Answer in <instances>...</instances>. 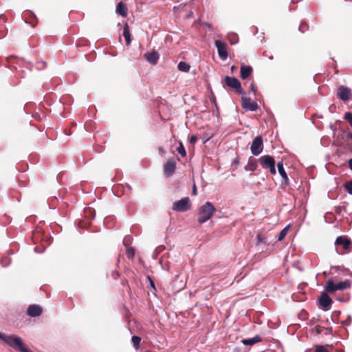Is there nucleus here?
Returning a JSON list of instances; mask_svg holds the SVG:
<instances>
[{
  "instance_id": "aec40b11",
  "label": "nucleus",
  "mask_w": 352,
  "mask_h": 352,
  "mask_svg": "<svg viewBox=\"0 0 352 352\" xmlns=\"http://www.w3.org/2000/svg\"><path fill=\"white\" fill-rule=\"evenodd\" d=\"M253 69L251 66L242 65L240 69V77L242 79H246L252 73Z\"/></svg>"
},
{
  "instance_id": "473e14b6",
  "label": "nucleus",
  "mask_w": 352,
  "mask_h": 352,
  "mask_svg": "<svg viewBox=\"0 0 352 352\" xmlns=\"http://www.w3.org/2000/svg\"><path fill=\"white\" fill-rule=\"evenodd\" d=\"M126 256L129 258H133L135 256V250L133 248H127L126 251Z\"/></svg>"
},
{
  "instance_id": "49530a36",
  "label": "nucleus",
  "mask_w": 352,
  "mask_h": 352,
  "mask_svg": "<svg viewBox=\"0 0 352 352\" xmlns=\"http://www.w3.org/2000/svg\"><path fill=\"white\" fill-rule=\"evenodd\" d=\"M160 153H162L163 155L164 153V150L162 148H160Z\"/></svg>"
},
{
  "instance_id": "4be33fe9",
  "label": "nucleus",
  "mask_w": 352,
  "mask_h": 352,
  "mask_svg": "<svg viewBox=\"0 0 352 352\" xmlns=\"http://www.w3.org/2000/svg\"><path fill=\"white\" fill-rule=\"evenodd\" d=\"M6 16L4 14L0 15V38L4 37L7 34V28L5 26Z\"/></svg>"
},
{
  "instance_id": "4468645a",
  "label": "nucleus",
  "mask_w": 352,
  "mask_h": 352,
  "mask_svg": "<svg viewBox=\"0 0 352 352\" xmlns=\"http://www.w3.org/2000/svg\"><path fill=\"white\" fill-rule=\"evenodd\" d=\"M335 245L336 246H342L344 250H349L351 241L346 236H340L336 239Z\"/></svg>"
},
{
  "instance_id": "603ef678",
  "label": "nucleus",
  "mask_w": 352,
  "mask_h": 352,
  "mask_svg": "<svg viewBox=\"0 0 352 352\" xmlns=\"http://www.w3.org/2000/svg\"><path fill=\"white\" fill-rule=\"evenodd\" d=\"M340 208H338V209H337V210H336V212H339L338 211H340Z\"/></svg>"
},
{
  "instance_id": "7c9ffc66",
  "label": "nucleus",
  "mask_w": 352,
  "mask_h": 352,
  "mask_svg": "<svg viewBox=\"0 0 352 352\" xmlns=\"http://www.w3.org/2000/svg\"><path fill=\"white\" fill-rule=\"evenodd\" d=\"M89 226H90V221L87 220V219L80 220L79 221V227L80 228H82L83 229H87Z\"/></svg>"
},
{
  "instance_id": "a878e982",
  "label": "nucleus",
  "mask_w": 352,
  "mask_h": 352,
  "mask_svg": "<svg viewBox=\"0 0 352 352\" xmlns=\"http://www.w3.org/2000/svg\"><path fill=\"white\" fill-rule=\"evenodd\" d=\"M84 214H85V219H87V220H89V221H91L95 218L96 212L94 208L88 207V208H85Z\"/></svg>"
},
{
  "instance_id": "f03ea898",
  "label": "nucleus",
  "mask_w": 352,
  "mask_h": 352,
  "mask_svg": "<svg viewBox=\"0 0 352 352\" xmlns=\"http://www.w3.org/2000/svg\"><path fill=\"white\" fill-rule=\"evenodd\" d=\"M216 212L215 207L211 202L207 201L199 208L197 221L202 224L209 220Z\"/></svg>"
},
{
  "instance_id": "b1692460",
  "label": "nucleus",
  "mask_w": 352,
  "mask_h": 352,
  "mask_svg": "<svg viewBox=\"0 0 352 352\" xmlns=\"http://www.w3.org/2000/svg\"><path fill=\"white\" fill-rule=\"evenodd\" d=\"M261 341V338L259 336H256L254 338H248V339H243L241 340V343H243L244 345H250L252 346L256 343H258Z\"/></svg>"
},
{
  "instance_id": "20e7f679",
  "label": "nucleus",
  "mask_w": 352,
  "mask_h": 352,
  "mask_svg": "<svg viewBox=\"0 0 352 352\" xmlns=\"http://www.w3.org/2000/svg\"><path fill=\"white\" fill-rule=\"evenodd\" d=\"M351 285V281L350 280H345L344 281L335 283L332 280H327L324 287L325 290L329 293H333L337 290H344L350 288Z\"/></svg>"
},
{
  "instance_id": "58836bf2",
  "label": "nucleus",
  "mask_w": 352,
  "mask_h": 352,
  "mask_svg": "<svg viewBox=\"0 0 352 352\" xmlns=\"http://www.w3.org/2000/svg\"><path fill=\"white\" fill-rule=\"evenodd\" d=\"M250 91L254 93V94H256V87L254 85V82H252L250 85Z\"/></svg>"
},
{
  "instance_id": "2eb2a0df",
  "label": "nucleus",
  "mask_w": 352,
  "mask_h": 352,
  "mask_svg": "<svg viewBox=\"0 0 352 352\" xmlns=\"http://www.w3.org/2000/svg\"><path fill=\"white\" fill-rule=\"evenodd\" d=\"M278 171L282 177L281 185L286 186L289 184V178L285 170L283 161L278 162L277 164Z\"/></svg>"
},
{
  "instance_id": "2f4dec72",
  "label": "nucleus",
  "mask_w": 352,
  "mask_h": 352,
  "mask_svg": "<svg viewBox=\"0 0 352 352\" xmlns=\"http://www.w3.org/2000/svg\"><path fill=\"white\" fill-rule=\"evenodd\" d=\"M177 151L182 157H185L186 155V149L182 142H179V145L177 148Z\"/></svg>"
},
{
  "instance_id": "dca6fc26",
  "label": "nucleus",
  "mask_w": 352,
  "mask_h": 352,
  "mask_svg": "<svg viewBox=\"0 0 352 352\" xmlns=\"http://www.w3.org/2000/svg\"><path fill=\"white\" fill-rule=\"evenodd\" d=\"M145 59L151 64L155 65L157 63L160 58V54L157 52L153 50L151 52H147L144 55Z\"/></svg>"
},
{
  "instance_id": "e433bc0d",
  "label": "nucleus",
  "mask_w": 352,
  "mask_h": 352,
  "mask_svg": "<svg viewBox=\"0 0 352 352\" xmlns=\"http://www.w3.org/2000/svg\"><path fill=\"white\" fill-rule=\"evenodd\" d=\"M298 29L301 32L303 33L308 29V25L307 23H302L299 25Z\"/></svg>"
},
{
  "instance_id": "79ce46f5",
  "label": "nucleus",
  "mask_w": 352,
  "mask_h": 352,
  "mask_svg": "<svg viewBox=\"0 0 352 352\" xmlns=\"http://www.w3.org/2000/svg\"><path fill=\"white\" fill-rule=\"evenodd\" d=\"M192 195H197V188H196V186H195V184H194V186H193V187H192Z\"/></svg>"
},
{
  "instance_id": "bb28decb",
  "label": "nucleus",
  "mask_w": 352,
  "mask_h": 352,
  "mask_svg": "<svg viewBox=\"0 0 352 352\" xmlns=\"http://www.w3.org/2000/svg\"><path fill=\"white\" fill-rule=\"evenodd\" d=\"M177 67L179 71L184 72H188L190 69V65L183 61L179 63Z\"/></svg>"
},
{
  "instance_id": "ea45409f",
  "label": "nucleus",
  "mask_w": 352,
  "mask_h": 352,
  "mask_svg": "<svg viewBox=\"0 0 352 352\" xmlns=\"http://www.w3.org/2000/svg\"><path fill=\"white\" fill-rule=\"evenodd\" d=\"M111 276L113 279L116 280L119 277L120 274L118 273V271H113L112 272Z\"/></svg>"
},
{
  "instance_id": "09e8293b",
  "label": "nucleus",
  "mask_w": 352,
  "mask_h": 352,
  "mask_svg": "<svg viewBox=\"0 0 352 352\" xmlns=\"http://www.w3.org/2000/svg\"><path fill=\"white\" fill-rule=\"evenodd\" d=\"M151 285H152L153 287H154V283L152 280H151Z\"/></svg>"
},
{
  "instance_id": "393cba45",
  "label": "nucleus",
  "mask_w": 352,
  "mask_h": 352,
  "mask_svg": "<svg viewBox=\"0 0 352 352\" xmlns=\"http://www.w3.org/2000/svg\"><path fill=\"white\" fill-rule=\"evenodd\" d=\"M123 36L125 38L126 45L127 46H129L131 44V33H130V29L129 26L127 23H126L123 28Z\"/></svg>"
},
{
  "instance_id": "9b49d317",
  "label": "nucleus",
  "mask_w": 352,
  "mask_h": 352,
  "mask_svg": "<svg viewBox=\"0 0 352 352\" xmlns=\"http://www.w3.org/2000/svg\"><path fill=\"white\" fill-rule=\"evenodd\" d=\"M241 107L246 111H256L258 109V105L256 102L244 96L241 98Z\"/></svg>"
},
{
  "instance_id": "7ed1b4c3",
  "label": "nucleus",
  "mask_w": 352,
  "mask_h": 352,
  "mask_svg": "<svg viewBox=\"0 0 352 352\" xmlns=\"http://www.w3.org/2000/svg\"><path fill=\"white\" fill-rule=\"evenodd\" d=\"M32 239L34 243H42L43 248L50 243V238L47 234H45L42 226H37L32 232Z\"/></svg>"
},
{
  "instance_id": "f8f14e48",
  "label": "nucleus",
  "mask_w": 352,
  "mask_h": 352,
  "mask_svg": "<svg viewBox=\"0 0 352 352\" xmlns=\"http://www.w3.org/2000/svg\"><path fill=\"white\" fill-rule=\"evenodd\" d=\"M214 44L216 47L217 48L219 58L221 60H225L228 58V50L226 43L221 41V40H217L215 41Z\"/></svg>"
},
{
  "instance_id": "f704fd0d",
  "label": "nucleus",
  "mask_w": 352,
  "mask_h": 352,
  "mask_svg": "<svg viewBox=\"0 0 352 352\" xmlns=\"http://www.w3.org/2000/svg\"><path fill=\"white\" fill-rule=\"evenodd\" d=\"M344 119L349 122L350 125H351L352 124V113L346 112L344 115Z\"/></svg>"
},
{
  "instance_id": "cd10ccee",
  "label": "nucleus",
  "mask_w": 352,
  "mask_h": 352,
  "mask_svg": "<svg viewBox=\"0 0 352 352\" xmlns=\"http://www.w3.org/2000/svg\"><path fill=\"white\" fill-rule=\"evenodd\" d=\"M141 340V338L138 336H132L131 342L133 343V346L135 349H139Z\"/></svg>"
},
{
  "instance_id": "412c9836",
  "label": "nucleus",
  "mask_w": 352,
  "mask_h": 352,
  "mask_svg": "<svg viewBox=\"0 0 352 352\" xmlns=\"http://www.w3.org/2000/svg\"><path fill=\"white\" fill-rule=\"evenodd\" d=\"M116 12L119 15L123 17H126L128 13V9L126 4L124 3L122 1L119 2L116 6Z\"/></svg>"
},
{
  "instance_id": "5fc2aeb1",
  "label": "nucleus",
  "mask_w": 352,
  "mask_h": 352,
  "mask_svg": "<svg viewBox=\"0 0 352 352\" xmlns=\"http://www.w3.org/2000/svg\"><path fill=\"white\" fill-rule=\"evenodd\" d=\"M351 126H352V124Z\"/></svg>"
},
{
  "instance_id": "c03bdc74",
  "label": "nucleus",
  "mask_w": 352,
  "mask_h": 352,
  "mask_svg": "<svg viewBox=\"0 0 352 352\" xmlns=\"http://www.w3.org/2000/svg\"><path fill=\"white\" fill-rule=\"evenodd\" d=\"M38 65H39V64H42V65H43L42 67H46V63H45V62L38 63Z\"/></svg>"
},
{
  "instance_id": "de8ad7c7",
  "label": "nucleus",
  "mask_w": 352,
  "mask_h": 352,
  "mask_svg": "<svg viewBox=\"0 0 352 352\" xmlns=\"http://www.w3.org/2000/svg\"><path fill=\"white\" fill-rule=\"evenodd\" d=\"M126 283H127V280H122V284L123 285H125V284H126Z\"/></svg>"
},
{
  "instance_id": "3c124183",
  "label": "nucleus",
  "mask_w": 352,
  "mask_h": 352,
  "mask_svg": "<svg viewBox=\"0 0 352 352\" xmlns=\"http://www.w3.org/2000/svg\"><path fill=\"white\" fill-rule=\"evenodd\" d=\"M340 208H338V209H337V210H336V212H339L338 211H340Z\"/></svg>"
},
{
  "instance_id": "6ab92c4d",
  "label": "nucleus",
  "mask_w": 352,
  "mask_h": 352,
  "mask_svg": "<svg viewBox=\"0 0 352 352\" xmlns=\"http://www.w3.org/2000/svg\"><path fill=\"white\" fill-rule=\"evenodd\" d=\"M350 89L344 86H340L338 89L337 96L340 99L343 101H346L349 99Z\"/></svg>"
},
{
  "instance_id": "c9c22d12",
  "label": "nucleus",
  "mask_w": 352,
  "mask_h": 352,
  "mask_svg": "<svg viewBox=\"0 0 352 352\" xmlns=\"http://www.w3.org/2000/svg\"><path fill=\"white\" fill-rule=\"evenodd\" d=\"M315 352H329L328 349L324 346H318Z\"/></svg>"
},
{
  "instance_id": "c756f323",
  "label": "nucleus",
  "mask_w": 352,
  "mask_h": 352,
  "mask_svg": "<svg viewBox=\"0 0 352 352\" xmlns=\"http://www.w3.org/2000/svg\"><path fill=\"white\" fill-rule=\"evenodd\" d=\"M289 229V226H287L285 228H283L280 231V232L278 234V241H280L284 239V237L286 236L287 233L288 232Z\"/></svg>"
},
{
  "instance_id": "72a5a7b5",
  "label": "nucleus",
  "mask_w": 352,
  "mask_h": 352,
  "mask_svg": "<svg viewBox=\"0 0 352 352\" xmlns=\"http://www.w3.org/2000/svg\"><path fill=\"white\" fill-rule=\"evenodd\" d=\"M344 187L349 194H352V180L346 182Z\"/></svg>"
},
{
  "instance_id": "a18cd8bd",
  "label": "nucleus",
  "mask_w": 352,
  "mask_h": 352,
  "mask_svg": "<svg viewBox=\"0 0 352 352\" xmlns=\"http://www.w3.org/2000/svg\"><path fill=\"white\" fill-rule=\"evenodd\" d=\"M236 69V66H234V65H232V66L231 67V71H232V72H234Z\"/></svg>"
},
{
  "instance_id": "a211bd4d",
  "label": "nucleus",
  "mask_w": 352,
  "mask_h": 352,
  "mask_svg": "<svg viewBox=\"0 0 352 352\" xmlns=\"http://www.w3.org/2000/svg\"><path fill=\"white\" fill-rule=\"evenodd\" d=\"M320 305L323 307L324 309L328 310L332 303L331 298L326 293L322 294L319 298Z\"/></svg>"
},
{
  "instance_id": "a19ab883",
  "label": "nucleus",
  "mask_w": 352,
  "mask_h": 352,
  "mask_svg": "<svg viewBox=\"0 0 352 352\" xmlns=\"http://www.w3.org/2000/svg\"><path fill=\"white\" fill-rule=\"evenodd\" d=\"M197 140V138L195 135H192L190 138V143L193 144H195Z\"/></svg>"
},
{
  "instance_id": "6e6552de",
  "label": "nucleus",
  "mask_w": 352,
  "mask_h": 352,
  "mask_svg": "<svg viewBox=\"0 0 352 352\" xmlns=\"http://www.w3.org/2000/svg\"><path fill=\"white\" fill-rule=\"evenodd\" d=\"M252 153L257 156L262 153L263 150V141L261 136H256L252 141L250 146Z\"/></svg>"
},
{
  "instance_id": "c85d7f7f",
  "label": "nucleus",
  "mask_w": 352,
  "mask_h": 352,
  "mask_svg": "<svg viewBox=\"0 0 352 352\" xmlns=\"http://www.w3.org/2000/svg\"><path fill=\"white\" fill-rule=\"evenodd\" d=\"M267 243V238L265 235L263 233H258L256 236V244H261V243Z\"/></svg>"
},
{
  "instance_id": "4c0bfd02",
  "label": "nucleus",
  "mask_w": 352,
  "mask_h": 352,
  "mask_svg": "<svg viewBox=\"0 0 352 352\" xmlns=\"http://www.w3.org/2000/svg\"><path fill=\"white\" fill-rule=\"evenodd\" d=\"M323 329H324V327H320V326H316L314 327V331H315L316 335H319V334L322 333Z\"/></svg>"
},
{
  "instance_id": "5701e85b",
  "label": "nucleus",
  "mask_w": 352,
  "mask_h": 352,
  "mask_svg": "<svg viewBox=\"0 0 352 352\" xmlns=\"http://www.w3.org/2000/svg\"><path fill=\"white\" fill-rule=\"evenodd\" d=\"M258 160L250 157L248 160V164L245 166V170L248 171H254L257 167Z\"/></svg>"
},
{
  "instance_id": "f3484780",
  "label": "nucleus",
  "mask_w": 352,
  "mask_h": 352,
  "mask_svg": "<svg viewBox=\"0 0 352 352\" xmlns=\"http://www.w3.org/2000/svg\"><path fill=\"white\" fill-rule=\"evenodd\" d=\"M43 311V309L38 305H30L27 310V314L31 317L39 316Z\"/></svg>"
},
{
  "instance_id": "39448f33",
  "label": "nucleus",
  "mask_w": 352,
  "mask_h": 352,
  "mask_svg": "<svg viewBox=\"0 0 352 352\" xmlns=\"http://www.w3.org/2000/svg\"><path fill=\"white\" fill-rule=\"evenodd\" d=\"M339 146L352 152V133L351 131H342L337 137Z\"/></svg>"
},
{
  "instance_id": "423d86ee",
  "label": "nucleus",
  "mask_w": 352,
  "mask_h": 352,
  "mask_svg": "<svg viewBox=\"0 0 352 352\" xmlns=\"http://www.w3.org/2000/svg\"><path fill=\"white\" fill-rule=\"evenodd\" d=\"M258 161L263 168L269 169L272 175L276 174V162L272 156L269 155H263L259 157Z\"/></svg>"
},
{
  "instance_id": "f257e3e1",
  "label": "nucleus",
  "mask_w": 352,
  "mask_h": 352,
  "mask_svg": "<svg viewBox=\"0 0 352 352\" xmlns=\"http://www.w3.org/2000/svg\"><path fill=\"white\" fill-rule=\"evenodd\" d=\"M0 340L4 341L5 343L20 352H33L24 346L21 339L19 337L6 336L0 332Z\"/></svg>"
},
{
  "instance_id": "9d476101",
  "label": "nucleus",
  "mask_w": 352,
  "mask_h": 352,
  "mask_svg": "<svg viewBox=\"0 0 352 352\" xmlns=\"http://www.w3.org/2000/svg\"><path fill=\"white\" fill-rule=\"evenodd\" d=\"M224 82L228 87L235 89L238 93L245 95V93L242 90L241 82L237 78L226 76Z\"/></svg>"
},
{
  "instance_id": "37998d69",
  "label": "nucleus",
  "mask_w": 352,
  "mask_h": 352,
  "mask_svg": "<svg viewBox=\"0 0 352 352\" xmlns=\"http://www.w3.org/2000/svg\"><path fill=\"white\" fill-rule=\"evenodd\" d=\"M348 163L349 168L352 170V159H350Z\"/></svg>"
},
{
  "instance_id": "ddd939ff",
  "label": "nucleus",
  "mask_w": 352,
  "mask_h": 352,
  "mask_svg": "<svg viewBox=\"0 0 352 352\" xmlns=\"http://www.w3.org/2000/svg\"><path fill=\"white\" fill-rule=\"evenodd\" d=\"M176 169V162L173 160H168L164 165V173L166 177L171 176Z\"/></svg>"
},
{
  "instance_id": "0eeeda50",
  "label": "nucleus",
  "mask_w": 352,
  "mask_h": 352,
  "mask_svg": "<svg viewBox=\"0 0 352 352\" xmlns=\"http://www.w3.org/2000/svg\"><path fill=\"white\" fill-rule=\"evenodd\" d=\"M191 208V202L189 197H184L173 204L172 209L176 212H186Z\"/></svg>"
},
{
  "instance_id": "864d4df0",
  "label": "nucleus",
  "mask_w": 352,
  "mask_h": 352,
  "mask_svg": "<svg viewBox=\"0 0 352 352\" xmlns=\"http://www.w3.org/2000/svg\"><path fill=\"white\" fill-rule=\"evenodd\" d=\"M340 208H338V209H337V210H336V212H339L338 211H340Z\"/></svg>"
},
{
  "instance_id": "1a4fd4ad",
  "label": "nucleus",
  "mask_w": 352,
  "mask_h": 352,
  "mask_svg": "<svg viewBox=\"0 0 352 352\" xmlns=\"http://www.w3.org/2000/svg\"><path fill=\"white\" fill-rule=\"evenodd\" d=\"M7 62L9 64L10 67H13L15 69L18 76L20 78H24V76L23 75V71L19 70V67H20V65L21 64H23V59L19 58L14 56H10L7 58Z\"/></svg>"
},
{
  "instance_id": "8fccbe9b",
  "label": "nucleus",
  "mask_w": 352,
  "mask_h": 352,
  "mask_svg": "<svg viewBox=\"0 0 352 352\" xmlns=\"http://www.w3.org/2000/svg\"><path fill=\"white\" fill-rule=\"evenodd\" d=\"M31 23L32 27H34L36 25V24H34V23Z\"/></svg>"
}]
</instances>
